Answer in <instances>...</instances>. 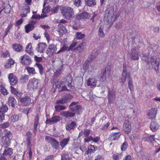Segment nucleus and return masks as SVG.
Segmentation results:
<instances>
[{
    "label": "nucleus",
    "mask_w": 160,
    "mask_h": 160,
    "mask_svg": "<svg viewBox=\"0 0 160 160\" xmlns=\"http://www.w3.org/2000/svg\"><path fill=\"white\" fill-rule=\"evenodd\" d=\"M110 72L109 68H106L103 73V75L100 78V80L102 81H104L106 79V77L108 76Z\"/></svg>",
    "instance_id": "25"
},
{
    "label": "nucleus",
    "mask_w": 160,
    "mask_h": 160,
    "mask_svg": "<svg viewBox=\"0 0 160 160\" xmlns=\"http://www.w3.org/2000/svg\"><path fill=\"white\" fill-rule=\"evenodd\" d=\"M20 60L21 63L25 65H28L30 64L32 62L30 57L26 54L21 56Z\"/></svg>",
    "instance_id": "7"
},
{
    "label": "nucleus",
    "mask_w": 160,
    "mask_h": 160,
    "mask_svg": "<svg viewBox=\"0 0 160 160\" xmlns=\"http://www.w3.org/2000/svg\"><path fill=\"white\" fill-rule=\"evenodd\" d=\"M39 118L38 115H37L35 118L34 121V126L33 128L34 129H37V127L39 124Z\"/></svg>",
    "instance_id": "45"
},
{
    "label": "nucleus",
    "mask_w": 160,
    "mask_h": 160,
    "mask_svg": "<svg viewBox=\"0 0 160 160\" xmlns=\"http://www.w3.org/2000/svg\"><path fill=\"white\" fill-rule=\"evenodd\" d=\"M69 140V138H66L62 140L60 143L61 147L62 148H64L65 146L68 144Z\"/></svg>",
    "instance_id": "42"
},
{
    "label": "nucleus",
    "mask_w": 160,
    "mask_h": 160,
    "mask_svg": "<svg viewBox=\"0 0 160 160\" xmlns=\"http://www.w3.org/2000/svg\"><path fill=\"white\" fill-rule=\"evenodd\" d=\"M10 88L11 89V92L13 94H15L18 91L15 88H14L13 87L11 86L10 87Z\"/></svg>",
    "instance_id": "62"
},
{
    "label": "nucleus",
    "mask_w": 160,
    "mask_h": 160,
    "mask_svg": "<svg viewBox=\"0 0 160 160\" xmlns=\"http://www.w3.org/2000/svg\"><path fill=\"white\" fill-rule=\"evenodd\" d=\"M1 151H3V154L5 156H10L12 153V149L8 146H2Z\"/></svg>",
    "instance_id": "15"
},
{
    "label": "nucleus",
    "mask_w": 160,
    "mask_h": 160,
    "mask_svg": "<svg viewBox=\"0 0 160 160\" xmlns=\"http://www.w3.org/2000/svg\"><path fill=\"white\" fill-rule=\"evenodd\" d=\"M58 28L60 30L64 32H66L68 30L63 25L59 24L58 25Z\"/></svg>",
    "instance_id": "52"
},
{
    "label": "nucleus",
    "mask_w": 160,
    "mask_h": 160,
    "mask_svg": "<svg viewBox=\"0 0 160 160\" xmlns=\"http://www.w3.org/2000/svg\"><path fill=\"white\" fill-rule=\"evenodd\" d=\"M34 26L32 24H29L25 26V31L28 33L30 31L34 29Z\"/></svg>",
    "instance_id": "37"
},
{
    "label": "nucleus",
    "mask_w": 160,
    "mask_h": 160,
    "mask_svg": "<svg viewBox=\"0 0 160 160\" xmlns=\"http://www.w3.org/2000/svg\"><path fill=\"white\" fill-rule=\"evenodd\" d=\"M26 69L27 70L29 75H33L36 74L35 69L33 68L27 67L26 68Z\"/></svg>",
    "instance_id": "38"
},
{
    "label": "nucleus",
    "mask_w": 160,
    "mask_h": 160,
    "mask_svg": "<svg viewBox=\"0 0 160 160\" xmlns=\"http://www.w3.org/2000/svg\"><path fill=\"white\" fill-rule=\"evenodd\" d=\"M78 42L74 40L73 41L72 44L70 46L69 48L68 49V51L69 50H72V49L76 45Z\"/></svg>",
    "instance_id": "56"
},
{
    "label": "nucleus",
    "mask_w": 160,
    "mask_h": 160,
    "mask_svg": "<svg viewBox=\"0 0 160 160\" xmlns=\"http://www.w3.org/2000/svg\"><path fill=\"white\" fill-rule=\"evenodd\" d=\"M154 136L153 135H150L148 137H145L143 138L144 141H147L149 142H151L154 140Z\"/></svg>",
    "instance_id": "46"
},
{
    "label": "nucleus",
    "mask_w": 160,
    "mask_h": 160,
    "mask_svg": "<svg viewBox=\"0 0 160 160\" xmlns=\"http://www.w3.org/2000/svg\"><path fill=\"white\" fill-rule=\"evenodd\" d=\"M159 127L158 124L155 121H152L151 123L150 128L153 131H155Z\"/></svg>",
    "instance_id": "32"
},
{
    "label": "nucleus",
    "mask_w": 160,
    "mask_h": 160,
    "mask_svg": "<svg viewBox=\"0 0 160 160\" xmlns=\"http://www.w3.org/2000/svg\"><path fill=\"white\" fill-rule=\"evenodd\" d=\"M71 82V80L70 78L67 77L64 85L62 81H59L58 80L55 82V85L56 86V88H58L61 91H66L68 90V89L66 87V86L67 85L68 88H70Z\"/></svg>",
    "instance_id": "2"
},
{
    "label": "nucleus",
    "mask_w": 160,
    "mask_h": 160,
    "mask_svg": "<svg viewBox=\"0 0 160 160\" xmlns=\"http://www.w3.org/2000/svg\"><path fill=\"white\" fill-rule=\"evenodd\" d=\"M85 4L88 6H91L96 4L95 0H84Z\"/></svg>",
    "instance_id": "48"
},
{
    "label": "nucleus",
    "mask_w": 160,
    "mask_h": 160,
    "mask_svg": "<svg viewBox=\"0 0 160 160\" xmlns=\"http://www.w3.org/2000/svg\"><path fill=\"white\" fill-rule=\"evenodd\" d=\"M114 15V10L112 8H108L105 12L104 22L105 24L112 25L116 20Z\"/></svg>",
    "instance_id": "1"
},
{
    "label": "nucleus",
    "mask_w": 160,
    "mask_h": 160,
    "mask_svg": "<svg viewBox=\"0 0 160 160\" xmlns=\"http://www.w3.org/2000/svg\"><path fill=\"white\" fill-rule=\"evenodd\" d=\"M96 82L97 81L94 78H90L88 80L87 84L91 88H93L96 86Z\"/></svg>",
    "instance_id": "23"
},
{
    "label": "nucleus",
    "mask_w": 160,
    "mask_h": 160,
    "mask_svg": "<svg viewBox=\"0 0 160 160\" xmlns=\"http://www.w3.org/2000/svg\"><path fill=\"white\" fill-rule=\"evenodd\" d=\"M32 133L30 131L28 132L26 136L27 138V141L28 143V146H29L31 144V138L32 137Z\"/></svg>",
    "instance_id": "47"
},
{
    "label": "nucleus",
    "mask_w": 160,
    "mask_h": 160,
    "mask_svg": "<svg viewBox=\"0 0 160 160\" xmlns=\"http://www.w3.org/2000/svg\"><path fill=\"white\" fill-rule=\"evenodd\" d=\"M4 135L3 137L6 138H8L10 139H11L12 135L11 132L7 129H5L4 130Z\"/></svg>",
    "instance_id": "39"
},
{
    "label": "nucleus",
    "mask_w": 160,
    "mask_h": 160,
    "mask_svg": "<svg viewBox=\"0 0 160 160\" xmlns=\"http://www.w3.org/2000/svg\"><path fill=\"white\" fill-rule=\"evenodd\" d=\"M103 30V27L101 26H100L98 30V35L101 38H103L105 36Z\"/></svg>",
    "instance_id": "43"
},
{
    "label": "nucleus",
    "mask_w": 160,
    "mask_h": 160,
    "mask_svg": "<svg viewBox=\"0 0 160 160\" xmlns=\"http://www.w3.org/2000/svg\"><path fill=\"white\" fill-rule=\"evenodd\" d=\"M22 12L21 14V16L22 17H25L27 16V14L30 12V8L29 6L27 4H25L23 6L22 10Z\"/></svg>",
    "instance_id": "18"
},
{
    "label": "nucleus",
    "mask_w": 160,
    "mask_h": 160,
    "mask_svg": "<svg viewBox=\"0 0 160 160\" xmlns=\"http://www.w3.org/2000/svg\"><path fill=\"white\" fill-rule=\"evenodd\" d=\"M13 25V24L12 23H10V24L8 25L6 30V33H7L9 32L10 29L11 28Z\"/></svg>",
    "instance_id": "61"
},
{
    "label": "nucleus",
    "mask_w": 160,
    "mask_h": 160,
    "mask_svg": "<svg viewBox=\"0 0 160 160\" xmlns=\"http://www.w3.org/2000/svg\"><path fill=\"white\" fill-rule=\"evenodd\" d=\"M9 126V123L8 122H6L0 124V128H5L8 127Z\"/></svg>",
    "instance_id": "59"
},
{
    "label": "nucleus",
    "mask_w": 160,
    "mask_h": 160,
    "mask_svg": "<svg viewBox=\"0 0 160 160\" xmlns=\"http://www.w3.org/2000/svg\"><path fill=\"white\" fill-rule=\"evenodd\" d=\"M8 110V108L6 104L0 102V112L5 113Z\"/></svg>",
    "instance_id": "31"
},
{
    "label": "nucleus",
    "mask_w": 160,
    "mask_h": 160,
    "mask_svg": "<svg viewBox=\"0 0 160 160\" xmlns=\"http://www.w3.org/2000/svg\"><path fill=\"white\" fill-rule=\"evenodd\" d=\"M40 83L39 80L34 78L29 80L28 85V87L30 89H32L33 90L37 89L40 85Z\"/></svg>",
    "instance_id": "5"
},
{
    "label": "nucleus",
    "mask_w": 160,
    "mask_h": 160,
    "mask_svg": "<svg viewBox=\"0 0 160 160\" xmlns=\"http://www.w3.org/2000/svg\"><path fill=\"white\" fill-rule=\"evenodd\" d=\"M48 16V15L47 14H41L40 16V15L38 14L36 16L33 15L32 16V19H38L40 18H43L45 17H46Z\"/></svg>",
    "instance_id": "49"
},
{
    "label": "nucleus",
    "mask_w": 160,
    "mask_h": 160,
    "mask_svg": "<svg viewBox=\"0 0 160 160\" xmlns=\"http://www.w3.org/2000/svg\"><path fill=\"white\" fill-rule=\"evenodd\" d=\"M0 92L4 95H7L8 94V91L5 88L4 85L2 84H0Z\"/></svg>",
    "instance_id": "36"
},
{
    "label": "nucleus",
    "mask_w": 160,
    "mask_h": 160,
    "mask_svg": "<svg viewBox=\"0 0 160 160\" xmlns=\"http://www.w3.org/2000/svg\"><path fill=\"white\" fill-rule=\"evenodd\" d=\"M121 134L119 132H115L111 134L108 138L110 141L117 140L119 139Z\"/></svg>",
    "instance_id": "27"
},
{
    "label": "nucleus",
    "mask_w": 160,
    "mask_h": 160,
    "mask_svg": "<svg viewBox=\"0 0 160 160\" xmlns=\"http://www.w3.org/2000/svg\"><path fill=\"white\" fill-rule=\"evenodd\" d=\"M11 139L2 137L1 145L2 146H9L11 144Z\"/></svg>",
    "instance_id": "22"
},
{
    "label": "nucleus",
    "mask_w": 160,
    "mask_h": 160,
    "mask_svg": "<svg viewBox=\"0 0 160 160\" xmlns=\"http://www.w3.org/2000/svg\"><path fill=\"white\" fill-rule=\"evenodd\" d=\"M35 65L37 67L38 69L39 70V73L42 74L43 70V68L42 64L38 63H36Z\"/></svg>",
    "instance_id": "50"
},
{
    "label": "nucleus",
    "mask_w": 160,
    "mask_h": 160,
    "mask_svg": "<svg viewBox=\"0 0 160 160\" xmlns=\"http://www.w3.org/2000/svg\"><path fill=\"white\" fill-rule=\"evenodd\" d=\"M91 17L90 15L88 12H84L77 16V18L79 20H86L89 19Z\"/></svg>",
    "instance_id": "17"
},
{
    "label": "nucleus",
    "mask_w": 160,
    "mask_h": 160,
    "mask_svg": "<svg viewBox=\"0 0 160 160\" xmlns=\"http://www.w3.org/2000/svg\"><path fill=\"white\" fill-rule=\"evenodd\" d=\"M10 84L12 85H14L18 82V79L16 76L13 73L10 74L8 76Z\"/></svg>",
    "instance_id": "16"
},
{
    "label": "nucleus",
    "mask_w": 160,
    "mask_h": 160,
    "mask_svg": "<svg viewBox=\"0 0 160 160\" xmlns=\"http://www.w3.org/2000/svg\"><path fill=\"white\" fill-rule=\"evenodd\" d=\"M76 125L75 122H74L71 120L67 122L66 126V129L68 131H70L72 129H74Z\"/></svg>",
    "instance_id": "20"
},
{
    "label": "nucleus",
    "mask_w": 160,
    "mask_h": 160,
    "mask_svg": "<svg viewBox=\"0 0 160 160\" xmlns=\"http://www.w3.org/2000/svg\"><path fill=\"white\" fill-rule=\"evenodd\" d=\"M73 97L69 94L65 95L62 99L57 101L56 103L58 104H64L66 102L72 99Z\"/></svg>",
    "instance_id": "10"
},
{
    "label": "nucleus",
    "mask_w": 160,
    "mask_h": 160,
    "mask_svg": "<svg viewBox=\"0 0 160 160\" xmlns=\"http://www.w3.org/2000/svg\"><path fill=\"white\" fill-rule=\"evenodd\" d=\"M13 49L18 52H20L22 51V47L20 44L18 43H15L13 44Z\"/></svg>",
    "instance_id": "35"
},
{
    "label": "nucleus",
    "mask_w": 160,
    "mask_h": 160,
    "mask_svg": "<svg viewBox=\"0 0 160 160\" xmlns=\"http://www.w3.org/2000/svg\"><path fill=\"white\" fill-rule=\"evenodd\" d=\"M26 51L28 53L31 55H33L34 53L31 43H29L26 46Z\"/></svg>",
    "instance_id": "30"
},
{
    "label": "nucleus",
    "mask_w": 160,
    "mask_h": 160,
    "mask_svg": "<svg viewBox=\"0 0 160 160\" xmlns=\"http://www.w3.org/2000/svg\"><path fill=\"white\" fill-rule=\"evenodd\" d=\"M8 103L12 107L14 108L17 101L16 99L13 97H10L8 98Z\"/></svg>",
    "instance_id": "33"
},
{
    "label": "nucleus",
    "mask_w": 160,
    "mask_h": 160,
    "mask_svg": "<svg viewBox=\"0 0 160 160\" xmlns=\"http://www.w3.org/2000/svg\"><path fill=\"white\" fill-rule=\"evenodd\" d=\"M63 68V66L62 65H61L59 66V67L58 68H56V71L59 74H60V73L61 72V71L62 69V68Z\"/></svg>",
    "instance_id": "63"
},
{
    "label": "nucleus",
    "mask_w": 160,
    "mask_h": 160,
    "mask_svg": "<svg viewBox=\"0 0 160 160\" xmlns=\"http://www.w3.org/2000/svg\"><path fill=\"white\" fill-rule=\"evenodd\" d=\"M78 102H72L69 106L70 109L73 112H77L81 109V107L78 105Z\"/></svg>",
    "instance_id": "13"
},
{
    "label": "nucleus",
    "mask_w": 160,
    "mask_h": 160,
    "mask_svg": "<svg viewBox=\"0 0 160 160\" xmlns=\"http://www.w3.org/2000/svg\"><path fill=\"white\" fill-rule=\"evenodd\" d=\"M90 130L87 129L82 131L79 133V136H84L85 137H88L90 133Z\"/></svg>",
    "instance_id": "34"
},
{
    "label": "nucleus",
    "mask_w": 160,
    "mask_h": 160,
    "mask_svg": "<svg viewBox=\"0 0 160 160\" xmlns=\"http://www.w3.org/2000/svg\"><path fill=\"white\" fill-rule=\"evenodd\" d=\"M82 0H73L74 4L76 6L79 7L81 6Z\"/></svg>",
    "instance_id": "54"
},
{
    "label": "nucleus",
    "mask_w": 160,
    "mask_h": 160,
    "mask_svg": "<svg viewBox=\"0 0 160 160\" xmlns=\"http://www.w3.org/2000/svg\"><path fill=\"white\" fill-rule=\"evenodd\" d=\"M127 78H128V80L129 78H130L126 71V68L125 66H124L123 68V72L121 78V81L122 83H124L126 81Z\"/></svg>",
    "instance_id": "14"
},
{
    "label": "nucleus",
    "mask_w": 160,
    "mask_h": 160,
    "mask_svg": "<svg viewBox=\"0 0 160 160\" xmlns=\"http://www.w3.org/2000/svg\"><path fill=\"white\" fill-rule=\"evenodd\" d=\"M45 139L48 140L49 141L50 143L54 148L56 149L58 148L59 147V142L55 139L46 136L45 137Z\"/></svg>",
    "instance_id": "9"
},
{
    "label": "nucleus",
    "mask_w": 160,
    "mask_h": 160,
    "mask_svg": "<svg viewBox=\"0 0 160 160\" xmlns=\"http://www.w3.org/2000/svg\"><path fill=\"white\" fill-rule=\"evenodd\" d=\"M68 48L65 45H64L61 49L57 52L58 53H59L61 52H63L65 50H68Z\"/></svg>",
    "instance_id": "60"
},
{
    "label": "nucleus",
    "mask_w": 160,
    "mask_h": 160,
    "mask_svg": "<svg viewBox=\"0 0 160 160\" xmlns=\"http://www.w3.org/2000/svg\"><path fill=\"white\" fill-rule=\"evenodd\" d=\"M62 14L66 19H69L72 18L74 14L72 8L70 7H63L61 9Z\"/></svg>",
    "instance_id": "4"
},
{
    "label": "nucleus",
    "mask_w": 160,
    "mask_h": 160,
    "mask_svg": "<svg viewBox=\"0 0 160 160\" xmlns=\"http://www.w3.org/2000/svg\"><path fill=\"white\" fill-rule=\"evenodd\" d=\"M20 101L22 104L25 106L29 105L32 102L31 98L28 97L21 98Z\"/></svg>",
    "instance_id": "21"
},
{
    "label": "nucleus",
    "mask_w": 160,
    "mask_h": 160,
    "mask_svg": "<svg viewBox=\"0 0 160 160\" xmlns=\"http://www.w3.org/2000/svg\"><path fill=\"white\" fill-rule=\"evenodd\" d=\"M29 79L28 76L24 75H22L20 79V82L22 83H24L26 82Z\"/></svg>",
    "instance_id": "41"
},
{
    "label": "nucleus",
    "mask_w": 160,
    "mask_h": 160,
    "mask_svg": "<svg viewBox=\"0 0 160 160\" xmlns=\"http://www.w3.org/2000/svg\"><path fill=\"white\" fill-rule=\"evenodd\" d=\"M82 43H81L78 46L74 48V50L76 52H81L82 51Z\"/></svg>",
    "instance_id": "57"
},
{
    "label": "nucleus",
    "mask_w": 160,
    "mask_h": 160,
    "mask_svg": "<svg viewBox=\"0 0 160 160\" xmlns=\"http://www.w3.org/2000/svg\"><path fill=\"white\" fill-rule=\"evenodd\" d=\"M131 123L128 120H126L124 123L123 130L126 134H128L131 131Z\"/></svg>",
    "instance_id": "12"
},
{
    "label": "nucleus",
    "mask_w": 160,
    "mask_h": 160,
    "mask_svg": "<svg viewBox=\"0 0 160 160\" xmlns=\"http://www.w3.org/2000/svg\"><path fill=\"white\" fill-rule=\"evenodd\" d=\"M128 85L129 88L131 91H132L133 89V85L132 82L131 81V79L130 78H129L128 79Z\"/></svg>",
    "instance_id": "55"
},
{
    "label": "nucleus",
    "mask_w": 160,
    "mask_h": 160,
    "mask_svg": "<svg viewBox=\"0 0 160 160\" xmlns=\"http://www.w3.org/2000/svg\"><path fill=\"white\" fill-rule=\"evenodd\" d=\"M52 122L53 123H56L59 122L61 119V118L58 116H56L52 117Z\"/></svg>",
    "instance_id": "51"
},
{
    "label": "nucleus",
    "mask_w": 160,
    "mask_h": 160,
    "mask_svg": "<svg viewBox=\"0 0 160 160\" xmlns=\"http://www.w3.org/2000/svg\"><path fill=\"white\" fill-rule=\"evenodd\" d=\"M94 160H104V159L101 156L98 155L96 157Z\"/></svg>",
    "instance_id": "64"
},
{
    "label": "nucleus",
    "mask_w": 160,
    "mask_h": 160,
    "mask_svg": "<svg viewBox=\"0 0 160 160\" xmlns=\"http://www.w3.org/2000/svg\"><path fill=\"white\" fill-rule=\"evenodd\" d=\"M21 116L20 115L15 114L12 115L10 118V121L11 122H14L19 121Z\"/></svg>",
    "instance_id": "29"
},
{
    "label": "nucleus",
    "mask_w": 160,
    "mask_h": 160,
    "mask_svg": "<svg viewBox=\"0 0 160 160\" xmlns=\"http://www.w3.org/2000/svg\"><path fill=\"white\" fill-rule=\"evenodd\" d=\"M75 36L77 39L81 40L82 39L85 37V35L84 34L80 32H77L76 33Z\"/></svg>",
    "instance_id": "40"
},
{
    "label": "nucleus",
    "mask_w": 160,
    "mask_h": 160,
    "mask_svg": "<svg viewBox=\"0 0 160 160\" xmlns=\"http://www.w3.org/2000/svg\"><path fill=\"white\" fill-rule=\"evenodd\" d=\"M47 47V45L45 43L39 42L37 45L36 50L39 53H42L44 52Z\"/></svg>",
    "instance_id": "11"
},
{
    "label": "nucleus",
    "mask_w": 160,
    "mask_h": 160,
    "mask_svg": "<svg viewBox=\"0 0 160 160\" xmlns=\"http://www.w3.org/2000/svg\"><path fill=\"white\" fill-rule=\"evenodd\" d=\"M128 144L126 142H124L122 145L121 150L122 151H125L127 147Z\"/></svg>",
    "instance_id": "58"
},
{
    "label": "nucleus",
    "mask_w": 160,
    "mask_h": 160,
    "mask_svg": "<svg viewBox=\"0 0 160 160\" xmlns=\"http://www.w3.org/2000/svg\"><path fill=\"white\" fill-rule=\"evenodd\" d=\"M122 155L119 153L114 154L112 156V158L114 160H117L122 158Z\"/></svg>",
    "instance_id": "53"
},
{
    "label": "nucleus",
    "mask_w": 160,
    "mask_h": 160,
    "mask_svg": "<svg viewBox=\"0 0 160 160\" xmlns=\"http://www.w3.org/2000/svg\"><path fill=\"white\" fill-rule=\"evenodd\" d=\"M115 92L112 89L109 88L108 89V99L109 102L110 103L113 101L115 98Z\"/></svg>",
    "instance_id": "19"
},
{
    "label": "nucleus",
    "mask_w": 160,
    "mask_h": 160,
    "mask_svg": "<svg viewBox=\"0 0 160 160\" xmlns=\"http://www.w3.org/2000/svg\"><path fill=\"white\" fill-rule=\"evenodd\" d=\"M61 160H71V158L69 154L66 153H63L62 154Z\"/></svg>",
    "instance_id": "44"
},
{
    "label": "nucleus",
    "mask_w": 160,
    "mask_h": 160,
    "mask_svg": "<svg viewBox=\"0 0 160 160\" xmlns=\"http://www.w3.org/2000/svg\"><path fill=\"white\" fill-rule=\"evenodd\" d=\"M142 55V60L146 62L147 64H149L150 62L152 68H153L155 70L158 69L159 62L156 61V58L155 57H152L150 58L147 57L146 59V55L144 54Z\"/></svg>",
    "instance_id": "3"
},
{
    "label": "nucleus",
    "mask_w": 160,
    "mask_h": 160,
    "mask_svg": "<svg viewBox=\"0 0 160 160\" xmlns=\"http://www.w3.org/2000/svg\"><path fill=\"white\" fill-rule=\"evenodd\" d=\"M57 50V48L56 45L52 43L48 46L46 53L48 56L51 57L56 53Z\"/></svg>",
    "instance_id": "6"
},
{
    "label": "nucleus",
    "mask_w": 160,
    "mask_h": 160,
    "mask_svg": "<svg viewBox=\"0 0 160 160\" xmlns=\"http://www.w3.org/2000/svg\"><path fill=\"white\" fill-rule=\"evenodd\" d=\"M158 109L156 108H152L148 112V118L149 119H154L156 118Z\"/></svg>",
    "instance_id": "8"
},
{
    "label": "nucleus",
    "mask_w": 160,
    "mask_h": 160,
    "mask_svg": "<svg viewBox=\"0 0 160 160\" xmlns=\"http://www.w3.org/2000/svg\"><path fill=\"white\" fill-rule=\"evenodd\" d=\"M60 115L63 117L68 118L73 117L74 116L75 114L70 111H63L60 113Z\"/></svg>",
    "instance_id": "24"
},
{
    "label": "nucleus",
    "mask_w": 160,
    "mask_h": 160,
    "mask_svg": "<svg viewBox=\"0 0 160 160\" xmlns=\"http://www.w3.org/2000/svg\"><path fill=\"white\" fill-rule=\"evenodd\" d=\"M97 149V147H95L94 146L90 145L88 147V150L86 152V154L88 155L94 153Z\"/></svg>",
    "instance_id": "28"
},
{
    "label": "nucleus",
    "mask_w": 160,
    "mask_h": 160,
    "mask_svg": "<svg viewBox=\"0 0 160 160\" xmlns=\"http://www.w3.org/2000/svg\"><path fill=\"white\" fill-rule=\"evenodd\" d=\"M131 56L133 60H138L139 59L138 53L135 48H132L131 50Z\"/></svg>",
    "instance_id": "26"
}]
</instances>
